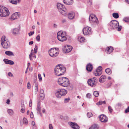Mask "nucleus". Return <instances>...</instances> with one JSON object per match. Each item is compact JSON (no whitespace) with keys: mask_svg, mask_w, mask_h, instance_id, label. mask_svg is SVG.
I'll return each mask as SVG.
<instances>
[{"mask_svg":"<svg viewBox=\"0 0 129 129\" xmlns=\"http://www.w3.org/2000/svg\"><path fill=\"white\" fill-rule=\"evenodd\" d=\"M66 68L60 64L56 66L54 69L55 73L58 76H60L64 74Z\"/></svg>","mask_w":129,"mask_h":129,"instance_id":"nucleus-1","label":"nucleus"},{"mask_svg":"<svg viewBox=\"0 0 129 129\" xmlns=\"http://www.w3.org/2000/svg\"><path fill=\"white\" fill-rule=\"evenodd\" d=\"M58 82L60 85L63 87H67L70 86V81L66 77L59 78Z\"/></svg>","mask_w":129,"mask_h":129,"instance_id":"nucleus-2","label":"nucleus"},{"mask_svg":"<svg viewBox=\"0 0 129 129\" xmlns=\"http://www.w3.org/2000/svg\"><path fill=\"white\" fill-rule=\"evenodd\" d=\"M1 42L3 47L7 49L10 46V43L8 40L6 38L5 36H3L1 38Z\"/></svg>","mask_w":129,"mask_h":129,"instance_id":"nucleus-3","label":"nucleus"},{"mask_svg":"<svg viewBox=\"0 0 129 129\" xmlns=\"http://www.w3.org/2000/svg\"><path fill=\"white\" fill-rule=\"evenodd\" d=\"M9 14V11L7 8L3 6H0V16H7Z\"/></svg>","mask_w":129,"mask_h":129,"instance_id":"nucleus-4","label":"nucleus"},{"mask_svg":"<svg viewBox=\"0 0 129 129\" xmlns=\"http://www.w3.org/2000/svg\"><path fill=\"white\" fill-rule=\"evenodd\" d=\"M67 92L66 90L64 89H59L55 92L56 96L58 98H60L62 96H64Z\"/></svg>","mask_w":129,"mask_h":129,"instance_id":"nucleus-5","label":"nucleus"},{"mask_svg":"<svg viewBox=\"0 0 129 129\" xmlns=\"http://www.w3.org/2000/svg\"><path fill=\"white\" fill-rule=\"evenodd\" d=\"M57 7L59 11L61 14L66 15L67 14L66 9L63 5L59 3H58L57 4Z\"/></svg>","mask_w":129,"mask_h":129,"instance_id":"nucleus-6","label":"nucleus"},{"mask_svg":"<svg viewBox=\"0 0 129 129\" xmlns=\"http://www.w3.org/2000/svg\"><path fill=\"white\" fill-rule=\"evenodd\" d=\"M97 83L96 78L95 77L89 79L87 81L88 85L92 87L96 86Z\"/></svg>","mask_w":129,"mask_h":129,"instance_id":"nucleus-7","label":"nucleus"},{"mask_svg":"<svg viewBox=\"0 0 129 129\" xmlns=\"http://www.w3.org/2000/svg\"><path fill=\"white\" fill-rule=\"evenodd\" d=\"M49 54L50 56L53 57H55L57 56L59 52H57L54 48L50 49L49 51Z\"/></svg>","mask_w":129,"mask_h":129,"instance_id":"nucleus-8","label":"nucleus"},{"mask_svg":"<svg viewBox=\"0 0 129 129\" xmlns=\"http://www.w3.org/2000/svg\"><path fill=\"white\" fill-rule=\"evenodd\" d=\"M91 29L90 27L88 26L84 27L83 30V33L85 35L90 34L92 33Z\"/></svg>","mask_w":129,"mask_h":129,"instance_id":"nucleus-9","label":"nucleus"},{"mask_svg":"<svg viewBox=\"0 0 129 129\" xmlns=\"http://www.w3.org/2000/svg\"><path fill=\"white\" fill-rule=\"evenodd\" d=\"M110 26L111 29H116L119 31H120L122 28V26L119 25H110Z\"/></svg>","mask_w":129,"mask_h":129,"instance_id":"nucleus-10","label":"nucleus"},{"mask_svg":"<svg viewBox=\"0 0 129 129\" xmlns=\"http://www.w3.org/2000/svg\"><path fill=\"white\" fill-rule=\"evenodd\" d=\"M20 16V13L17 12H15L13 14L10 19L11 20H13L19 18Z\"/></svg>","mask_w":129,"mask_h":129,"instance_id":"nucleus-11","label":"nucleus"},{"mask_svg":"<svg viewBox=\"0 0 129 129\" xmlns=\"http://www.w3.org/2000/svg\"><path fill=\"white\" fill-rule=\"evenodd\" d=\"M99 118L101 122L106 123L108 121V118L105 115L103 114L99 116Z\"/></svg>","mask_w":129,"mask_h":129,"instance_id":"nucleus-12","label":"nucleus"},{"mask_svg":"<svg viewBox=\"0 0 129 129\" xmlns=\"http://www.w3.org/2000/svg\"><path fill=\"white\" fill-rule=\"evenodd\" d=\"M20 30V27L19 25L18 28H14L12 32L13 35L15 36L18 35L19 34V31Z\"/></svg>","mask_w":129,"mask_h":129,"instance_id":"nucleus-13","label":"nucleus"},{"mask_svg":"<svg viewBox=\"0 0 129 129\" xmlns=\"http://www.w3.org/2000/svg\"><path fill=\"white\" fill-rule=\"evenodd\" d=\"M72 47L69 45H67L65 46L64 48V51L65 53H68L70 52L72 50Z\"/></svg>","mask_w":129,"mask_h":129,"instance_id":"nucleus-14","label":"nucleus"},{"mask_svg":"<svg viewBox=\"0 0 129 129\" xmlns=\"http://www.w3.org/2000/svg\"><path fill=\"white\" fill-rule=\"evenodd\" d=\"M40 103L39 101H38L37 103V113L40 114L41 116L42 114L41 113V108L40 107Z\"/></svg>","mask_w":129,"mask_h":129,"instance_id":"nucleus-15","label":"nucleus"},{"mask_svg":"<svg viewBox=\"0 0 129 129\" xmlns=\"http://www.w3.org/2000/svg\"><path fill=\"white\" fill-rule=\"evenodd\" d=\"M57 38L59 41L62 42L64 41L67 40L66 36L60 35L59 34V35H57Z\"/></svg>","mask_w":129,"mask_h":129,"instance_id":"nucleus-16","label":"nucleus"},{"mask_svg":"<svg viewBox=\"0 0 129 129\" xmlns=\"http://www.w3.org/2000/svg\"><path fill=\"white\" fill-rule=\"evenodd\" d=\"M71 127L74 129H79V127L76 123L71 122L70 124Z\"/></svg>","mask_w":129,"mask_h":129,"instance_id":"nucleus-17","label":"nucleus"},{"mask_svg":"<svg viewBox=\"0 0 129 129\" xmlns=\"http://www.w3.org/2000/svg\"><path fill=\"white\" fill-rule=\"evenodd\" d=\"M3 61L6 64H9L11 65H12L14 64V63L13 61L8 60L7 59H4L3 60Z\"/></svg>","mask_w":129,"mask_h":129,"instance_id":"nucleus-18","label":"nucleus"},{"mask_svg":"<svg viewBox=\"0 0 129 129\" xmlns=\"http://www.w3.org/2000/svg\"><path fill=\"white\" fill-rule=\"evenodd\" d=\"M63 2L66 5H70L73 3V0H63Z\"/></svg>","mask_w":129,"mask_h":129,"instance_id":"nucleus-19","label":"nucleus"},{"mask_svg":"<svg viewBox=\"0 0 129 129\" xmlns=\"http://www.w3.org/2000/svg\"><path fill=\"white\" fill-rule=\"evenodd\" d=\"M40 97L41 99L42 100L44 99L45 97L44 91L43 89H40Z\"/></svg>","mask_w":129,"mask_h":129,"instance_id":"nucleus-20","label":"nucleus"},{"mask_svg":"<svg viewBox=\"0 0 129 129\" xmlns=\"http://www.w3.org/2000/svg\"><path fill=\"white\" fill-rule=\"evenodd\" d=\"M92 68V65L90 63H89L86 66V70L88 71H91Z\"/></svg>","mask_w":129,"mask_h":129,"instance_id":"nucleus-21","label":"nucleus"},{"mask_svg":"<svg viewBox=\"0 0 129 129\" xmlns=\"http://www.w3.org/2000/svg\"><path fill=\"white\" fill-rule=\"evenodd\" d=\"M75 14L74 12H72L69 13L68 17L70 19H72L75 17Z\"/></svg>","mask_w":129,"mask_h":129,"instance_id":"nucleus-22","label":"nucleus"},{"mask_svg":"<svg viewBox=\"0 0 129 129\" xmlns=\"http://www.w3.org/2000/svg\"><path fill=\"white\" fill-rule=\"evenodd\" d=\"M113 48L111 46L108 47L106 49V50L107 53L110 54L113 51Z\"/></svg>","mask_w":129,"mask_h":129,"instance_id":"nucleus-23","label":"nucleus"},{"mask_svg":"<svg viewBox=\"0 0 129 129\" xmlns=\"http://www.w3.org/2000/svg\"><path fill=\"white\" fill-rule=\"evenodd\" d=\"M106 78V77L105 75H102L100 78L99 81L100 83H103L105 81Z\"/></svg>","mask_w":129,"mask_h":129,"instance_id":"nucleus-24","label":"nucleus"},{"mask_svg":"<svg viewBox=\"0 0 129 129\" xmlns=\"http://www.w3.org/2000/svg\"><path fill=\"white\" fill-rule=\"evenodd\" d=\"M90 22L91 23H93L96 24H98L99 23L98 19L96 16H95L94 18L92 19V20H91V21H90Z\"/></svg>","mask_w":129,"mask_h":129,"instance_id":"nucleus-25","label":"nucleus"},{"mask_svg":"<svg viewBox=\"0 0 129 129\" xmlns=\"http://www.w3.org/2000/svg\"><path fill=\"white\" fill-rule=\"evenodd\" d=\"M5 53L6 55L10 56H14V54L13 53L10 51H6L5 52Z\"/></svg>","mask_w":129,"mask_h":129,"instance_id":"nucleus-26","label":"nucleus"},{"mask_svg":"<svg viewBox=\"0 0 129 129\" xmlns=\"http://www.w3.org/2000/svg\"><path fill=\"white\" fill-rule=\"evenodd\" d=\"M21 0H9L10 2L11 3L15 5L19 3L20 1Z\"/></svg>","mask_w":129,"mask_h":129,"instance_id":"nucleus-27","label":"nucleus"},{"mask_svg":"<svg viewBox=\"0 0 129 129\" xmlns=\"http://www.w3.org/2000/svg\"><path fill=\"white\" fill-rule=\"evenodd\" d=\"M61 35V36H66V32L65 31H60L58 32L57 33V35H59V34Z\"/></svg>","mask_w":129,"mask_h":129,"instance_id":"nucleus-28","label":"nucleus"},{"mask_svg":"<svg viewBox=\"0 0 129 129\" xmlns=\"http://www.w3.org/2000/svg\"><path fill=\"white\" fill-rule=\"evenodd\" d=\"M7 112L11 116L13 115L14 113L13 110L11 109H8L7 110Z\"/></svg>","mask_w":129,"mask_h":129,"instance_id":"nucleus-29","label":"nucleus"},{"mask_svg":"<svg viewBox=\"0 0 129 129\" xmlns=\"http://www.w3.org/2000/svg\"><path fill=\"white\" fill-rule=\"evenodd\" d=\"M99 128L98 126L96 124L92 125L89 129H98Z\"/></svg>","mask_w":129,"mask_h":129,"instance_id":"nucleus-30","label":"nucleus"},{"mask_svg":"<svg viewBox=\"0 0 129 129\" xmlns=\"http://www.w3.org/2000/svg\"><path fill=\"white\" fill-rule=\"evenodd\" d=\"M112 16L113 17L116 19L118 18L119 17L118 14L117 13H113Z\"/></svg>","mask_w":129,"mask_h":129,"instance_id":"nucleus-31","label":"nucleus"},{"mask_svg":"<svg viewBox=\"0 0 129 129\" xmlns=\"http://www.w3.org/2000/svg\"><path fill=\"white\" fill-rule=\"evenodd\" d=\"M79 41L81 42H83L85 40V38L84 37L79 36L78 37Z\"/></svg>","mask_w":129,"mask_h":129,"instance_id":"nucleus-32","label":"nucleus"},{"mask_svg":"<svg viewBox=\"0 0 129 129\" xmlns=\"http://www.w3.org/2000/svg\"><path fill=\"white\" fill-rule=\"evenodd\" d=\"M94 74L96 76H98L101 75L102 73L96 70V71L94 72Z\"/></svg>","mask_w":129,"mask_h":129,"instance_id":"nucleus-33","label":"nucleus"},{"mask_svg":"<svg viewBox=\"0 0 129 129\" xmlns=\"http://www.w3.org/2000/svg\"><path fill=\"white\" fill-rule=\"evenodd\" d=\"M105 72L107 74L109 75L110 74L112 73L111 70L109 68H107L105 69Z\"/></svg>","mask_w":129,"mask_h":129,"instance_id":"nucleus-34","label":"nucleus"},{"mask_svg":"<svg viewBox=\"0 0 129 129\" xmlns=\"http://www.w3.org/2000/svg\"><path fill=\"white\" fill-rule=\"evenodd\" d=\"M23 123L24 124L27 125L28 123V121L26 118L24 117L23 119Z\"/></svg>","mask_w":129,"mask_h":129,"instance_id":"nucleus-35","label":"nucleus"},{"mask_svg":"<svg viewBox=\"0 0 129 129\" xmlns=\"http://www.w3.org/2000/svg\"><path fill=\"white\" fill-rule=\"evenodd\" d=\"M111 24H119L118 22L116 20H113L110 22Z\"/></svg>","mask_w":129,"mask_h":129,"instance_id":"nucleus-36","label":"nucleus"},{"mask_svg":"<svg viewBox=\"0 0 129 129\" xmlns=\"http://www.w3.org/2000/svg\"><path fill=\"white\" fill-rule=\"evenodd\" d=\"M95 16H96L95 15L93 14H90L89 16V18L90 21H91V20H92V19L94 18Z\"/></svg>","mask_w":129,"mask_h":129,"instance_id":"nucleus-37","label":"nucleus"},{"mask_svg":"<svg viewBox=\"0 0 129 129\" xmlns=\"http://www.w3.org/2000/svg\"><path fill=\"white\" fill-rule=\"evenodd\" d=\"M123 21L126 22H129V17H124L123 19Z\"/></svg>","mask_w":129,"mask_h":129,"instance_id":"nucleus-38","label":"nucleus"},{"mask_svg":"<svg viewBox=\"0 0 129 129\" xmlns=\"http://www.w3.org/2000/svg\"><path fill=\"white\" fill-rule=\"evenodd\" d=\"M99 95V93L98 91H95L93 92V95L95 97H97Z\"/></svg>","mask_w":129,"mask_h":129,"instance_id":"nucleus-39","label":"nucleus"},{"mask_svg":"<svg viewBox=\"0 0 129 129\" xmlns=\"http://www.w3.org/2000/svg\"><path fill=\"white\" fill-rule=\"evenodd\" d=\"M35 92H36V93H37V91H38V84H37L36 83H35Z\"/></svg>","mask_w":129,"mask_h":129,"instance_id":"nucleus-40","label":"nucleus"},{"mask_svg":"<svg viewBox=\"0 0 129 129\" xmlns=\"http://www.w3.org/2000/svg\"><path fill=\"white\" fill-rule=\"evenodd\" d=\"M87 116L89 118H90L92 116V114L91 112H90L87 113Z\"/></svg>","mask_w":129,"mask_h":129,"instance_id":"nucleus-41","label":"nucleus"},{"mask_svg":"<svg viewBox=\"0 0 129 129\" xmlns=\"http://www.w3.org/2000/svg\"><path fill=\"white\" fill-rule=\"evenodd\" d=\"M96 70L97 71H98L99 72H101L102 70V67L101 66H99L98 67Z\"/></svg>","mask_w":129,"mask_h":129,"instance_id":"nucleus-42","label":"nucleus"},{"mask_svg":"<svg viewBox=\"0 0 129 129\" xmlns=\"http://www.w3.org/2000/svg\"><path fill=\"white\" fill-rule=\"evenodd\" d=\"M108 110L110 113H111L113 111V109L110 106H109L108 107Z\"/></svg>","mask_w":129,"mask_h":129,"instance_id":"nucleus-43","label":"nucleus"},{"mask_svg":"<svg viewBox=\"0 0 129 129\" xmlns=\"http://www.w3.org/2000/svg\"><path fill=\"white\" fill-rule=\"evenodd\" d=\"M38 78L39 80V81H41L42 80V78L41 77V75L40 74H38Z\"/></svg>","mask_w":129,"mask_h":129,"instance_id":"nucleus-44","label":"nucleus"},{"mask_svg":"<svg viewBox=\"0 0 129 129\" xmlns=\"http://www.w3.org/2000/svg\"><path fill=\"white\" fill-rule=\"evenodd\" d=\"M36 39L37 41H39L40 40V37L39 35H38L36 37Z\"/></svg>","mask_w":129,"mask_h":129,"instance_id":"nucleus-45","label":"nucleus"},{"mask_svg":"<svg viewBox=\"0 0 129 129\" xmlns=\"http://www.w3.org/2000/svg\"><path fill=\"white\" fill-rule=\"evenodd\" d=\"M70 100V99L69 98H66L64 100V102L65 103H67Z\"/></svg>","mask_w":129,"mask_h":129,"instance_id":"nucleus-46","label":"nucleus"},{"mask_svg":"<svg viewBox=\"0 0 129 129\" xmlns=\"http://www.w3.org/2000/svg\"><path fill=\"white\" fill-rule=\"evenodd\" d=\"M91 95L89 93H87L86 94V97L87 98H88L89 99H90L91 98Z\"/></svg>","mask_w":129,"mask_h":129,"instance_id":"nucleus-47","label":"nucleus"},{"mask_svg":"<svg viewBox=\"0 0 129 129\" xmlns=\"http://www.w3.org/2000/svg\"><path fill=\"white\" fill-rule=\"evenodd\" d=\"M38 49V47L37 45H35V48L34 49V52H35V53H37V50Z\"/></svg>","mask_w":129,"mask_h":129,"instance_id":"nucleus-48","label":"nucleus"},{"mask_svg":"<svg viewBox=\"0 0 129 129\" xmlns=\"http://www.w3.org/2000/svg\"><path fill=\"white\" fill-rule=\"evenodd\" d=\"M27 87L28 89H30L31 88L30 84L29 82L28 83Z\"/></svg>","mask_w":129,"mask_h":129,"instance_id":"nucleus-49","label":"nucleus"},{"mask_svg":"<svg viewBox=\"0 0 129 129\" xmlns=\"http://www.w3.org/2000/svg\"><path fill=\"white\" fill-rule=\"evenodd\" d=\"M25 108L24 107L22 108L21 110V111H20L22 113H24V112H25Z\"/></svg>","mask_w":129,"mask_h":129,"instance_id":"nucleus-50","label":"nucleus"},{"mask_svg":"<svg viewBox=\"0 0 129 129\" xmlns=\"http://www.w3.org/2000/svg\"><path fill=\"white\" fill-rule=\"evenodd\" d=\"M103 103V102L102 101H99L98 102L96 103V104L98 105H101Z\"/></svg>","mask_w":129,"mask_h":129,"instance_id":"nucleus-51","label":"nucleus"},{"mask_svg":"<svg viewBox=\"0 0 129 129\" xmlns=\"http://www.w3.org/2000/svg\"><path fill=\"white\" fill-rule=\"evenodd\" d=\"M8 75L10 77H12L13 76V74L10 72H9L8 73Z\"/></svg>","mask_w":129,"mask_h":129,"instance_id":"nucleus-52","label":"nucleus"},{"mask_svg":"<svg viewBox=\"0 0 129 129\" xmlns=\"http://www.w3.org/2000/svg\"><path fill=\"white\" fill-rule=\"evenodd\" d=\"M34 31H33V32L31 31V32H30V33H28V34H29V36H31L33 34H34Z\"/></svg>","mask_w":129,"mask_h":129,"instance_id":"nucleus-53","label":"nucleus"},{"mask_svg":"<svg viewBox=\"0 0 129 129\" xmlns=\"http://www.w3.org/2000/svg\"><path fill=\"white\" fill-rule=\"evenodd\" d=\"M88 4L89 5H91L92 4V1L91 0H89L88 2Z\"/></svg>","mask_w":129,"mask_h":129,"instance_id":"nucleus-54","label":"nucleus"},{"mask_svg":"<svg viewBox=\"0 0 129 129\" xmlns=\"http://www.w3.org/2000/svg\"><path fill=\"white\" fill-rule=\"evenodd\" d=\"M49 129H53V128L52 125L51 124H49Z\"/></svg>","mask_w":129,"mask_h":129,"instance_id":"nucleus-55","label":"nucleus"},{"mask_svg":"<svg viewBox=\"0 0 129 129\" xmlns=\"http://www.w3.org/2000/svg\"><path fill=\"white\" fill-rule=\"evenodd\" d=\"M111 82H110L109 83H108L107 85V87H109L111 85Z\"/></svg>","mask_w":129,"mask_h":129,"instance_id":"nucleus-56","label":"nucleus"},{"mask_svg":"<svg viewBox=\"0 0 129 129\" xmlns=\"http://www.w3.org/2000/svg\"><path fill=\"white\" fill-rule=\"evenodd\" d=\"M23 82V80L22 79H20L19 81V83L20 84H22Z\"/></svg>","mask_w":129,"mask_h":129,"instance_id":"nucleus-57","label":"nucleus"},{"mask_svg":"<svg viewBox=\"0 0 129 129\" xmlns=\"http://www.w3.org/2000/svg\"><path fill=\"white\" fill-rule=\"evenodd\" d=\"M125 112L126 113L129 112V107H128L125 110Z\"/></svg>","mask_w":129,"mask_h":129,"instance_id":"nucleus-58","label":"nucleus"},{"mask_svg":"<svg viewBox=\"0 0 129 129\" xmlns=\"http://www.w3.org/2000/svg\"><path fill=\"white\" fill-rule=\"evenodd\" d=\"M30 117L31 118H33L34 117L33 114L32 112H31L30 114Z\"/></svg>","mask_w":129,"mask_h":129,"instance_id":"nucleus-59","label":"nucleus"},{"mask_svg":"<svg viewBox=\"0 0 129 129\" xmlns=\"http://www.w3.org/2000/svg\"><path fill=\"white\" fill-rule=\"evenodd\" d=\"M116 105L118 106H120L121 105V104L120 103H118Z\"/></svg>","mask_w":129,"mask_h":129,"instance_id":"nucleus-60","label":"nucleus"},{"mask_svg":"<svg viewBox=\"0 0 129 129\" xmlns=\"http://www.w3.org/2000/svg\"><path fill=\"white\" fill-rule=\"evenodd\" d=\"M10 102V100L8 99H7V101L6 103L7 104H9Z\"/></svg>","mask_w":129,"mask_h":129,"instance_id":"nucleus-61","label":"nucleus"},{"mask_svg":"<svg viewBox=\"0 0 129 129\" xmlns=\"http://www.w3.org/2000/svg\"><path fill=\"white\" fill-rule=\"evenodd\" d=\"M31 124L33 126H34L35 125V123L34 121H32L31 123Z\"/></svg>","mask_w":129,"mask_h":129,"instance_id":"nucleus-62","label":"nucleus"},{"mask_svg":"<svg viewBox=\"0 0 129 129\" xmlns=\"http://www.w3.org/2000/svg\"><path fill=\"white\" fill-rule=\"evenodd\" d=\"M33 43V41H31L29 43V44L30 45H31Z\"/></svg>","mask_w":129,"mask_h":129,"instance_id":"nucleus-63","label":"nucleus"},{"mask_svg":"<svg viewBox=\"0 0 129 129\" xmlns=\"http://www.w3.org/2000/svg\"><path fill=\"white\" fill-rule=\"evenodd\" d=\"M33 55V54L32 53V52H31L30 54L29 55V57H32Z\"/></svg>","mask_w":129,"mask_h":129,"instance_id":"nucleus-64","label":"nucleus"}]
</instances>
